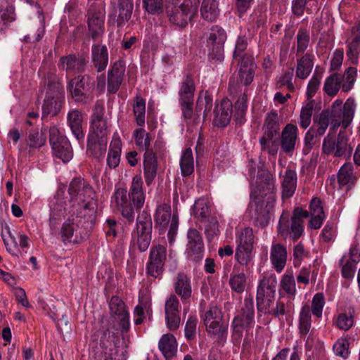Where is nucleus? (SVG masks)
<instances>
[{"label": "nucleus", "mask_w": 360, "mask_h": 360, "mask_svg": "<svg viewBox=\"0 0 360 360\" xmlns=\"http://www.w3.org/2000/svg\"><path fill=\"white\" fill-rule=\"evenodd\" d=\"M273 175L265 169L258 170L257 187V191L251 193L252 200L250 203V211L255 218L257 223L261 226L267 225L269 221V213L272 210L275 202V184Z\"/></svg>", "instance_id": "1"}, {"label": "nucleus", "mask_w": 360, "mask_h": 360, "mask_svg": "<svg viewBox=\"0 0 360 360\" xmlns=\"http://www.w3.org/2000/svg\"><path fill=\"white\" fill-rule=\"evenodd\" d=\"M143 186L141 176L136 175L132 178L129 191L119 188L112 196V203L129 223L134 221V210L139 211L144 205L146 194Z\"/></svg>", "instance_id": "2"}, {"label": "nucleus", "mask_w": 360, "mask_h": 360, "mask_svg": "<svg viewBox=\"0 0 360 360\" xmlns=\"http://www.w3.org/2000/svg\"><path fill=\"white\" fill-rule=\"evenodd\" d=\"M195 85L193 77L191 75H187L180 84L179 91V102L182 111V115L188 124H198L200 121L199 112L205 105L203 111L204 117L207 115L212 105V100L209 96H205L204 99L198 98L195 110L193 112L194 93Z\"/></svg>", "instance_id": "3"}, {"label": "nucleus", "mask_w": 360, "mask_h": 360, "mask_svg": "<svg viewBox=\"0 0 360 360\" xmlns=\"http://www.w3.org/2000/svg\"><path fill=\"white\" fill-rule=\"evenodd\" d=\"M72 212L71 217L62 224L59 233L61 241L65 245L78 244L84 241L86 238V222L92 221V218H89L88 214L83 213L81 210Z\"/></svg>", "instance_id": "4"}, {"label": "nucleus", "mask_w": 360, "mask_h": 360, "mask_svg": "<svg viewBox=\"0 0 360 360\" xmlns=\"http://www.w3.org/2000/svg\"><path fill=\"white\" fill-rule=\"evenodd\" d=\"M68 193L71 202H77V212L82 211L88 214L89 218L94 214V207L92 200L95 197V192L91 186L84 179L75 178L69 185Z\"/></svg>", "instance_id": "5"}, {"label": "nucleus", "mask_w": 360, "mask_h": 360, "mask_svg": "<svg viewBox=\"0 0 360 360\" xmlns=\"http://www.w3.org/2000/svg\"><path fill=\"white\" fill-rule=\"evenodd\" d=\"M203 322L210 338L218 345L224 346L227 340L229 324L224 321L223 314L216 306L210 307L203 316Z\"/></svg>", "instance_id": "6"}, {"label": "nucleus", "mask_w": 360, "mask_h": 360, "mask_svg": "<svg viewBox=\"0 0 360 360\" xmlns=\"http://www.w3.org/2000/svg\"><path fill=\"white\" fill-rule=\"evenodd\" d=\"M255 323V305L253 297L249 295L244 299L243 305L232 321V338L240 340L243 330H249Z\"/></svg>", "instance_id": "7"}, {"label": "nucleus", "mask_w": 360, "mask_h": 360, "mask_svg": "<svg viewBox=\"0 0 360 360\" xmlns=\"http://www.w3.org/2000/svg\"><path fill=\"white\" fill-rule=\"evenodd\" d=\"M353 151V146L349 137L345 131H340L338 136L334 138L328 134L323 141L322 153L335 158H349Z\"/></svg>", "instance_id": "8"}, {"label": "nucleus", "mask_w": 360, "mask_h": 360, "mask_svg": "<svg viewBox=\"0 0 360 360\" xmlns=\"http://www.w3.org/2000/svg\"><path fill=\"white\" fill-rule=\"evenodd\" d=\"M94 86V79L89 75H84L72 79L68 83V88L75 102L86 104L93 101L91 91Z\"/></svg>", "instance_id": "9"}, {"label": "nucleus", "mask_w": 360, "mask_h": 360, "mask_svg": "<svg viewBox=\"0 0 360 360\" xmlns=\"http://www.w3.org/2000/svg\"><path fill=\"white\" fill-rule=\"evenodd\" d=\"M167 251L165 246L160 244L152 245L146 265V274L148 276L153 278L162 276L167 260Z\"/></svg>", "instance_id": "10"}, {"label": "nucleus", "mask_w": 360, "mask_h": 360, "mask_svg": "<svg viewBox=\"0 0 360 360\" xmlns=\"http://www.w3.org/2000/svg\"><path fill=\"white\" fill-rule=\"evenodd\" d=\"M104 113L103 103L97 101L91 117V130L88 136L108 139L107 119L104 117Z\"/></svg>", "instance_id": "11"}, {"label": "nucleus", "mask_w": 360, "mask_h": 360, "mask_svg": "<svg viewBox=\"0 0 360 360\" xmlns=\"http://www.w3.org/2000/svg\"><path fill=\"white\" fill-rule=\"evenodd\" d=\"M187 257L198 263L204 256V243L201 233L195 229H189L187 233Z\"/></svg>", "instance_id": "12"}, {"label": "nucleus", "mask_w": 360, "mask_h": 360, "mask_svg": "<svg viewBox=\"0 0 360 360\" xmlns=\"http://www.w3.org/2000/svg\"><path fill=\"white\" fill-rule=\"evenodd\" d=\"M180 303L174 294H170L165 302V316L167 328L171 331L177 330L181 323Z\"/></svg>", "instance_id": "13"}, {"label": "nucleus", "mask_w": 360, "mask_h": 360, "mask_svg": "<svg viewBox=\"0 0 360 360\" xmlns=\"http://www.w3.org/2000/svg\"><path fill=\"white\" fill-rule=\"evenodd\" d=\"M328 110L330 113V129L335 130L341 124L344 129H346L353 119L354 107L353 102L349 103V100L345 103L342 110L337 108Z\"/></svg>", "instance_id": "14"}, {"label": "nucleus", "mask_w": 360, "mask_h": 360, "mask_svg": "<svg viewBox=\"0 0 360 360\" xmlns=\"http://www.w3.org/2000/svg\"><path fill=\"white\" fill-rule=\"evenodd\" d=\"M297 141V127L292 123L287 124L281 134L280 146L281 150L284 153L291 156L295 150Z\"/></svg>", "instance_id": "15"}, {"label": "nucleus", "mask_w": 360, "mask_h": 360, "mask_svg": "<svg viewBox=\"0 0 360 360\" xmlns=\"http://www.w3.org/2000/svg\"><path fill=\"white\" fill-rule=\"evenodd\" d=\"M105 13L99 9L91 7L88 11V28L91 37L96 40L104 33Z\"/></svg>", "instance_id": "16"}, {"label": "nucleus", "mask_w": 360, "mask_h": 360, "mask_svg": "<svg viewBox=\"0 0 360 360\" xmlns=\"http://www.w3.org/2000/svg\"><path fill=\"white\" fill-rule=\"evenodd\" d=\"M278 231L283 236L290 234L292 240L295 242L304 232L303 223L293 219L290 222L288 215L283 213L279 219Z\"/></svg>", "instance_id": "17"}, {"label": "nucleus", "mask_w": 360, "mask_h": 360, "mask_svg": "<svg viewBox=\"0 0 360 360\" xmlns=\"http://www.w3.org/2000/svg\"><path fill=\"white\" fill-rule=\"evenodd\" d=\"M112 13L110 14L111 18H115L117 13L118 15L116 20L118 27L123 25L131 16L134 5L131 0H117L112 1Z\"/></svg>", "instance_id": "18"}, {"label": "nucleus", "mask_w": 360, "mask_h": 360, "mask_svg": "<svg viewBox=\"0 0 360 360\" xmlns=\"http://www.w3.org/2000/svg\"><path fill=\"white\" fill-rule=\"evenodd\" d=\"M167 14L170 22L178 27H184L195 13L181 4L179 6H174L168 8Z\"/></svg>", "instance_id": "19"}, {"label": "nucleus", "mask_w": 360, "mask_h": 360, "mask_svg": "<svg viewBox=\"0 0 360 360\" xmlns=\"http://www.w3.org/2000/svg\"><path fill=\"white\" fill-rule=\"evenodd\" d=\"M173 286L175 293L181 297L183 302L192 295L191 280L185 273L179 272L174 279Z\"/></svg>", "instance_id": "20"}, {"label": "nucleus", "mask_w": 360, "mask_h": 360, "mask_svg": "<svg viewBox=\"0 0 360 360\" xmlns=\"http://www.w3.org/2000/svg\"><path fill=\"white\" fill-rule=\"evenodd\" d=\"M67 122L76 139L79 143H83L84 133L83 131V116L82 112L77 109L71 110L67 115Z\"/></svg>", "instance_id": "21"}, {"label": "nucleus", "mask_w": 360, "mask_h": 360, "mask_svg": "<svg viewBox=\"0 0 360 360\" xmlns=\"http://www.w3.org/2000/svg\"><path fill=\"white\" fill-rule=\"evenodd\" d=\"M49 225L55 229L66 212L65 200L57 194L50 202Z\"/></svg>", "instance_id": "22"}, {"label": "nucleus", "mask_w": 360, "mask_h": 360, "mask_svg": "<svg viewBox=\"0 0 360 360\" xmlns=\"http://www.w3.org/2000/svg\"><path fill=\"white\" fill-rule=\"evenodd\" d=\"M233 114L232 103L228 99L221 101L214 110V123L217 127H224L229 124Z\"/></svg>", "instance_id": "23"}, {"label": "nucleus", "mask_w": 360, "mask_h": 360, "mask_svg": "<svg viewBox=\"0 0 360 360\" xmlns=\"http://www.w3.org/2000/svg\"><path fill=\"white\" fill-rule=\"evenodd\" d=\"M86 61L82 56L70 54L60 59L58 66L67 72L79 73L84 70Z\"/></svg>", "instance_id": "24"}, {"label": "nucleus", "mask_w": 360, "mask_h": 360, "mask_svg": "<svg viewBox=\"0 0 360 360\" xmlns=\"http://www.w3.org/2000/svg\"><path fill=\"white\" fill-rule=\"evenodd\" d=\"M286 247L281 243H273L271 248L270 259L275 270L280 273L284 269L287 262Z\"/></svg>", "instance_id": "25"}, {"label": "nucleus", "mask_w": 360, "mask_h": 360, "mask_svg": "<svg viewBox=\"0 0 360 360\" xmlns=\"http://www.w3.org/2000/svg\"><path fill=\"white\" fill-rule=\"evenodd\" d=\"M311 219L309 226L314 229H319L326 218L322 202L318 198L311 200L309 205Z\"/></svg>", "instance_id": "26"}, {"label": "nucleus", "mask_w": 360, "mask_h": 360, "mask_svg": "<svg viewBox=\"0 0 360 360\" xmlns=\"http://www.w3.org/2000/svg\"><path fill=\"white\" fill-rule=\"evenodd\" d=\"M152 229L135 228L131 232V243L136 245L141 252L148 250L152 240Z\"/></svg>", "instance_id": "27"}, {"label": "nucleus", "mask_w": 360, "mask_h": 360, "mask_svg": "<svg viewBox=\"0 0 360 360\" xmlns=\"http://www.w3.org/2000/svg\"><path fill=\"white\" fill-rule=\"evenodd\" d=\"M108 139L88 136L86 153L94 158L101 160L105 154Z\"/></svg>", "instance_id": "28"}, {"label": "nucleus", "mask_w": 360, "mask_h": 360, "mask_svg": "<svg viewBox=\"0 0 360 360\" xmlns=\"http://www.w3.org/2000/svg\"><path fill=\"white\" fill-rule=\"evenodd\" d=\"M91 60L98 72L103 71L108 63L107 47L105 45H93L91 48Z\"/></svg>", "instance_id": "29"}, {"label": "nucleus", "mask_w": 360, "mask_h": 360, "mask_svg": "<svg viewBox=\"0 0 360 360\" xmlns=\"http://www.w3.org/2000/svg\"><path fill=\"white\" fill-rule=\"evenodd\" d=\"M158 348L166 360H171L176 354L177 342L171 333L163 335L158 342Z\"/></svg>", "instance_id": "30"}, {"label": "nucleus", "mask_w": 360, "mask_h": 360, "mask_svg": "<svg viewBox=\"0 0 360 360\" xmlns=\"http://www.w3.org/2000/svg\"><path fill=\"white\" fill-rule=\"evenodd\" d=\"M158 162L153 152L144 153L143 175L148 186H150L157 175Z\"/></svg>", "instance_id": "31"}, {"label": "nucleus", "mask_w": 360, "mask_h": 360, "mask_svg": "<svg viewBox=\"0 0 360 360\" xmlns=\"http://www.w3.org/2000/svg\"><path fill=\"white\" fill-rule=\"evenodd\" d=\"M277 279L276 276H264L259 282L257 290V299L276 296Z\"/></svg>", "instance_id": "32"}, {"label": "nucleus", "mask_w": 360, "mask_h": 360, "mask_svg": "<svg viewBox=\"0 0 360 360\" xmlns=\"http://www.w3.org/2000/svg\"><path fill=\"white\" fill-rule=\"evenodd\" d=\"M171 219V207L169 205L164 203L156 209L154 220L155 227L159 230L160 234L164 233Z\"/></svg>", "instance_id": "33"}, {"label": "nucleus", "mask_w": 360, "mask_h": 360, "mask_svg": "<svg viewBox=\"0 0 360 360\" xmlns=\"http://www.w3.org/2000/svg\"><path fill=\"white\" fill-rule=\"evenodd\" d=\"M248 46V38L245 36H238L235 44L233 59L236 63H247L253 60L252 56L246 52Z\"/></svg>", "instance_id": "34"}, {"label": "nucleus", "mask_w": 360, "mask_h": 360, "mask_svg": "<svg viewBox=\"0 0 360 360\" xmlns=\"http://www.w3.org/2000/svg\"><path fill=\"white\" fill-rule=\"evenodd\" d=\"M53 155L63 162H69L73 156V150L68 138L51 145Z\"/></svg>", "instance_id": "35"}, {"label": "nucleus", "mask_w": 360, "mask_h": 360, "mask_svg": "<svg viewBox=\"0 0 360 360\" xmlns=\"http://www.w3.org/2000/svg\"><path fill=\"white\" fill-rule=\"evenodd\" d=\"M297 176L295 170L288 169L282 181V195L283 198H291L296 190Z\"/></svg>", "instance_id": "36"}, {"label": "nucleus", "mask_w": 360, "mask_h": 360, "mask_svg": "<svg viewBox=\"0 0 360 360\" xmlns=\"http://www.w3.org/2000/svg\"><path fill=\"white\" fill-rule=\"evenodd\" d=\"M314 55L311 53H306L300 58L297 59L296 76L305 79L310 75L314 66Z\"/></svg>", "instance_id": "37"}, {"label": "nucleus", "mask_w": 360, "mask_h": 360, "mask_svg": "<svg viewBox=\"0 0 360 360\" xmlns=\"http://www.w3.org/2000/svg\"><path fill=\"white\" fill-rule=\"evenodd\" d=\"M263 131L262 136H266L267 138L277 136L279 134L280 124L278 113L275 110L271 111L266 115Z\"/></svg>", "instance_id": "38"}, {"label": "nucleus", "mask_w": 360, "mask_h": 360, "mask_svg": "<svg viewBox=\"0 0 360 360\" xmlns=\"http://www.w3.org/2000/svg\"><path fill=\"white\" fill-rule=\"evenodd\" d=\"M121 148L120 139L113 136L107 157V165L110 169H114L118 166L120 161Z\"/></svg>", "instance_id": "39"}, {"label": "nucleus", "mask_w": 360, "mask_h": 360, "mask_svg": "<svg viewBox=\"0 0 360 360\" xmlns=\"http://www.w3.org/2000/svg\"><path fill=\"white\" fill-rule=\"evenodd\" d=\"M337 177L340 188L345 186L351 188L356 181L353 172V165L351 163H346L342 165L339 169Z\"/></svg>", "instance_id": "40"}, {"label": "nucleus", "mask_w": 360, "mask_h": 360, "mask_svg": "<svg viewBox=\"0 0 360 360\" xmlns=\"http://www.w3.org/2000/svg\"><path fill=\"white\" fill-rule=\"evenodd\" d=\"M239 66V77L240 83L245 86L250 85L254 79L255 65L253 60L247 63H237Z\"/></svg>", "instance_id": "41"}, {"label": "nucleus", "mask_w": 360, "mask_h": 360, "mask_svg": "<svg viewBox=\"0 0 360 360\" xmlns=\"http://www.w3.org/2000/svg\"><path fill=\"white\" fill-rule=\"evenodd\" d=\"M202 17L210 22L216 20L219 15L217 0H203L200 8Z\"/></svg>", "instance_id": "42"}, {"label": "nucleus", "mask_w": 360, "mask_h": 360, "mask_svg": "<svg viewBox=\"0 0 360 360\" xmlns=\"http://www.w3.org/2000/svg\"><path fill=\"white\" fill-rule=\"evenodd\" d=\"M180 168L183 176H188L194 172V160L191 148H186L180 159Z\"/></svg>", "instance_id": "43"}, {"label": "nucleus", "mask_w": 360, "mask_h": 360, "mask_svg": "<svg viewBox=\"0 0 360 360\" xmlns=\"http://www.w3.org/2000/svg\"><path fill=\"white\" fill-rule=\"evenodd\" d=\"M211 211L208 201L205 198H200L195 201L193 206V215L202 222L209 220Z\"/></svg>", "instance_id": "44"}, {"label": "nucleus", "mask_w": 360, "mask_h": 360, "mask_svg": "<svg viewBox=\"0 0 360 360\" xmlns=\"http://www.w3.org/2000/svg\"><path fill=\"white\" fill-rule=\"evenodd\" d=\"M247 100L248 94L246 91H244L234 105L233 117L236 122L240 124L245 122V115L248 109Z\"/></svg>", "instance_id": "45"}, {"label": "nucleus", "mask_w": 360, "mask_h": 360, "mask_svg": "<svg viewBox=\"0 0 360 360\" xmlns=\"http://www.w3.org/2000/svg\"><path fill=\"white\" fill-rule=\"evenodd\" d=\"M330 124V113L328 110H322L318 115L314 117V128L319 136H323Z\"/></svg>", "instance_id": "46"}, {"label": "nucleus", "mask_w": 360, "mask_h": 360, "mask_svg": "<svg viewBox=\"0 0 360 360\" xmlns=\"http://www.w3.org/2000/svg\"><path fill=\"white\" fill-rule=\"evenodd\" d=\"M61 108V101L54 96H46L42 105V116L56 115Z\"/></svg>", "instance_id": "47"}, {"label": "nucleus", "mask_w": 360, "mask_h": 360, "mask_svg": "<svg viewBox=\"0 0 360 360\" xmlns=\"http://www.w3.org/2000/svg\"><path fill=\"white\" fill-rule=\"evenodd\" d=\"M226 40V33L225 30L218 26H213L210 32L207 40V46H224Z\"/></svg>", "instance_id": "48"}, {"label": "nucleus", "mask_w": 360, "mask_h": 360, "mask_svg": "<svg viewBox=\"0 0 360 360\" xmlns=\"http://www.w3.org/2000/svg\"><path fill=\"white\" fill-rule=\"evenodd\" d=\"M229 284L231 289L236 293H243L247 285V278L244 273L233 272L229 278Z\"/></svg>", "instance_id": "49"}, {"label": "nucleus", "mask_w": 360, "mask_h": 360, "mask_svg": "<svg viewBox=\"0 0 360 360\" xmlns=\"http://www.w3.org/2000/svg\"><path fill=\"white\" fill-rule=\"evenodd\" d=\"M311 326V310L308 305L302 307L300 313L299 329L302 335H307Z\"/></svg>", "instance_id": "50"}, {"label": "nucleus", "mask_w": 360, "mask_h": 360, "mask_svg": "<svg viewBox=\"0 0 360 360\" xmlns=\"http://www.w3.org/2000/svg\"><path fill=\"white\" fill-rule=\"evenodd\" d=\"M259 144L262 151L267 152L270 155H276L278 153L280 141L277 136L267 138L266 136H262L259 139Z\"/></svg>", "instance_id": "51"}, {"label": "nucleus", "mask_w": 360, "mask_h": 360, "mask_svg": "<svg viewBox=\"0 0 360 360\" xmlns=\"http://www.w3.org/2000/svg\"><path fill=\"white\" fill-rule=\"evenodd\" d=\"M133 112L138 125L143 126L145 124L146 101L143 98L137 96L134 98Z\"/></svg>", "instance_id": "52"}, {"label": "nucleus", "mask_w": 360, "mask_h": 360, "mask_svg": "<svg viewBox=\"0 0 360 360\" xmlns=\"http://www.w3.org/2000/svg\"><path fill=\"white\" fill-rule=\"evenodd\" d=\"M341 80L342 77L337 73L329 76L324 84L325 92L329 96L336 95L340 89Z\"/></svg>", "instance_id": "53"}, {"label": "nucleus", "mask_w": 360, "mask_h": 360, "mask_svg": "<svg viewBox=\"0 0 360 360\" xmlns=\"http://www.w3.org/2000/svg\"><path fill=\"white\" fill-rule=\"evenodd\" d=\"M252 248L253 247L238 245L236 259L240 264L248 266L252 259Z\"/></svg>", "instance_id": "54"}, {"label": "nucleus", "mask_w": 360, "mask_h": 360, "mask_svg": "<svg viewBox=\"0 0 360 360\" xmlns=\"http://www.w3.org/2000/svg\"><path fill=\"white\" fill-rule=\"evenodd\" d=\"M314 105V101L311 100L302 108L300 115V126L302 128L307 129L310 125Z\"/></svg>", "instance_id": "55"}, {"label": "nucleus", "mask_w": 360, "mask_h": 360, "mask_svg": "<svg viewBox=\"0 0 360 360\" xmlns=\"http://www.w3.org/2000/svg\"><path fill=\"white\" fill-rule=\"evenodd\" d=\"M360 53V36H355L352 41L347 45V56L353 65L358 63V58Z\"/></svg>", "instance_id": "56"}, {"label": "nucleus", "mask_w": 360, "mask_h": 360, "mask_svg": "<svg viewBox=\"0 0 360 360\" xmlns=\"http://www.w3.org/2000/svg\"><path fill=\"white\" fill-rule=\"evenodd\" d=\"M297 54L302 53H304L307 49L308 48L309 40H310V36L309 32L307 30V29L304 27H300L298 30L297 36Z\"/></svg>", "instance_id": "57"}, {"label": "nucleus", "mask_w": 360, "mask_h": 360, "mask_svg": "<svg viewBox=\"0 0 360 360\" xmlns=\"http://www.w3.org/2000/svg\"><path fill=\"white\" fill-rule=\"evenodd\" d=\"M293 311V305L290 302L285 303L282 300H278L270 315L279 317L280 316L290 315Z\"/></svg>", "instance_id": "58"}, {"label": "nucleus", "mask_w": 360, "mask_h": 360, "mask_svg": "<svg viewBox=\"0 0 360 360\" xmlns=\"http://www.w3.org/2000/svg\"><path fill=\"white\" fill-rule=\"evenodd\" d=\"M319 0H292L291 11L294 15L301 17L304 15L305 10L307 13H311L310 8L307 7L308 2H313L316 4Z\"/></svg>", "instance_id": "59"}, {"label": "nucleus", "mask_w": 360, "mask_h": 360, "mask_svg": "<svg viewBox=\"0 0 360 360\" xmlns=\"http://www.w3.org/2000/svg\"><path fill=\"white\" fill-rule=\"evenodd\" d=\"M276 296L257 299V309L259 312L270 315V312L274 307Z\"/></svg>", "instance_id": "60"}, {"label": "nucleus", "mask_w": 360, "mask_h": 360, "mask_svg": "<svg viewBox=\"0 0 360 360\" xmlns=\"http://www.w3.org/2000/svg\"><path fill=\"white\" fill-rule=\"evenodd\" d=\"M333 351L338 356L347 359L349 355V342L346 338H340L333 345Z\"/></svg>", "instance_id": "61"}, {"label": "nucleus", "mask_w": 360, "mask_h": 360, "mask_svg": "<svg viewBox=\"0 0 360 360\" xmlns=\"http://www.w3.org/2000/svg\"><path fill=\"white\" fill-rule=\"evenodd\" d=\"M317 136H319L314 128H310L306 133L304 139L303 153L308 154L317 143Z\"/></svg>", "instance_id": "62"}, {"label": "nucleus", "mask_w": 360, "mask_h": 360, "mask_svg": "<svg viewBox=\"0 0 360 360\" xmlns=\"http://www.w3.org/2000/svg\"><path fill=\"white\" fill-rule=\"evenodd\" d=\"M208 49V58L212 63H221L224 59V46H207Z\"/></svg>", "instance_id": "63"}, {"label": "nucleus", "mask_w": 360, "mask_h": 360, "mask_svg": "<svg viewBox=\"0 0 360 360\" xmlns=\"http://www.w3.org/2000/svg\"><path fill=\"white\" fill-rule=\"evenodd\" d=\"M26 141L30 148H39L45 143V139L39 135V131L33 129L28 131Z\"/></svg>", "instance_id": "64"}]
</instances>
